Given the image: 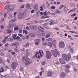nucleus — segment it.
I'll return each instance as SVG.
<instances>
[{
	"mask_svg": "<svg viewBox=\"0 0 78 78\" xmlns=\"http://www.w3.org/2000/svg\"><path fill=\"white\" fill-rule=\"evenodd\" d=\"M19 27H18L17 26L16 27L14 28V30H15V31H17V30H19Z\"/></svg>",
	"mask_w": 78,
	"mask_h": 78,
	"instance_id": "nucleus-28",
	"label": "nucleus"
},
{
	"mask_svg": "<svg viewBox=\"0 0 78 78\" xmlns=\"http://www.w3.org/2000/svg\"><path fill=\"white\" fill-rule=\"evenodd\" d=\"M9 37L8 36L6 37H5L4 39L6 40V39H8V38Z\"/></svg>",
	"mask_w": 78,
	"mask_h": 78,
	"instance_id": "nucleus-60",
	"label": "nucleus"
},
{
	"mask_svg": "<svg viewBox=\"0 0 78 78\" xmlns=\"http://www.w3.org/2000/svg\"><path fill=\"white\" fill-rule=\"evenodd\" d=\"M11 66L12 69L15 70V69H16L17 68V63L15 62H13Z\"/></svg>",
	"mask_w": 78,
	"mask_h": 78,
	"instance_id": "nucleus-6",
	"label": "nucleus"
},
{
	"mask_svg": "<svg viewBox=\"0 0 78 78\" xmlns=\"http://www.w3.org/2000/svg\"><path fill=\"white\" fill-rule=\"evenodd\" d=\"M47 45V42H44L43 44V45Z\"/></svg>",
	"mask_w": 78,
	"mask_h": 78,
	"instance_id": "nucleus-54",
	"label": "nucleus"
},
{
	"mask_svg": "<svg viewBox=\"0 0 78 78\" xmlns=\"http://www.w3.org/2000/svg\"><path fill=\"white\" fill-rule=\"evenodd\" d=\"M40 10L41 11H43V7L42 6H41L40 7Z\"/></svg>",
	"mask_w": 78,
	"mask_h": 78,
	"instance_id": "nucleus-48",
	"label": "nucleus"
},
{
	"mask_svg": "<svg viewBox=\"0 0 78 78\" xmlns=\"http://www.w3.org/2000/svg\"><path fill=\"white\" fill-rule=\"evenodd\" d=\"M43 27L44 28H46V29H48V27L46 26H43Z\"/></svg>",
	"mask_w": 78,
	"mask_h": 78,
	"instance_id": "nucleus-61",
	"label": "nucleus"
},
{
	"mask_svg": "<svg viewBox=\"0 0 78 78\" xmlns=\"http://www.w3.org/2000/svg\"><path fill=\"white\" fill-rule=\"evenodd\" d=\"M20 72H22L23 71V68L22 66L20 67Z\"/></svg>",
	"mask_w": 78,
	"mask_h": 78,
	"instance_id": "nucleus-39",
	"label": "nucleus"
},
{
	"mask_svg": "<svg viewBox=\"0 0 78 78\" xmlns=\"http://www.w3.org/2000/svg\"><path fill=\"white\" fill-rule=\"evenodd\" d=\"M53 74V73L50 70L49 71L47 74V75L48 76H52V75Z\"/></svg>",
	"mask_w": 78,
	"mask_h": 78,
	"instance_id": "nucleus-13",
	"label": "nucleus"
},
{
	"mask_svg": "<svg viewBox=\"0 0 78 78\" xmlns=\"http://www.w3.org/2000/svg\"><path fill=\"white\" fill-rule=\"evenodd\" d=\"M37 27L36 26L34 25V29H33L34 30H37Z\"/></svg>",
	"mask_w": 78,
	"mask_h": 78,
	"instance_id": "nucleus-35",
	"label": "nucleus"
},
{
	"mask_svg": "<svg viewBox=\"0 0 78 78\" xmlns=\"http://www.w3.org/2000/svg\"><path fill=\"white\" fill-rule=\"evenodd\" d=\"M30 36H31V37H34L35 36V35L31 33H30Z\"/></svg>",
	"mask_w": 78,
	"mask_h": 78,
	"instance_id": "nucleus-31",
	"label": "nucleus"
},
{
	"mask_svg": "<svg viewBox=\"0 0 78 78\" xmlns=\"http://www.w3.org/2000/svg\"><path fill=\"white\" fill-rule=\"evenodd\" d=\"M31 63H32V61L30 59H27L25 63V66H28L29 64H30Z\"/></svg>",
	"mask_w": 78,
	"mask_h": 78,
	"instance_id": "nucleus-8",
	"label": "nucleus"
},
{
	"mask_svg": "<svg viewBox=\"0 0 78 78\" xmlns=\"http://www.w3.org/2000/svg\"><path fill=\"white\" fill-rule=\"evenodd\" d=\"M48 45L49 47H52V43L51 42H48Z\"/></svg>",
	"mask_w": 78,
	"mask_h": 78,
	"instance_id": "nucleus-21",
	"label": "nucleus"
},
{
	"mask_svg": "<svg viewBox=\"0 0 78 78\" xmlns=\"http://www.w3.org/2000/svg\"><path fill=\"white\" fill-rule=\"evenodd\" d=\"M4 72V69L3 67L1 68V69L0 70V73H2V72Z\"/></svg>",
	"mask_w": 78,
	"mask_h": 78,
	"instance_id": "nucleus-32",
	"label": "nucleus"
},
{
	"mask_svg": "<svg viewBox=\"0 0 78 78\" xmlns=\"http://www.w3.org/2000/svg\"><path fill=\"white\" fill-rule=\"evenodd\" d=\"M23 15H24V14H22V12H20L18 16L19 19H22L23 17Z\"/></svg>",
	"mask_w": 78,
	"mask_h": 78,
	"instance_id": "nucleus-10",
	"label": "nucleus"
},
{
	"mask_svg": "<svg viewBox=\"0 0 78 78\" xmlns=\"http://www.w3.org/2000/svg\"><path fill=\"white\" fill-rule=\"evenodd\" d=\"M7 62L8 64H9L10 63V60L9 59H7Z\"/></svg>",
	"mask_w": 78,
	"mask_h": 78,
	"instance_id": "nucleus-45",
	"label": "nucleus"
},
{
	"mask_svg": "<svg viewBox=\"0 0 78 78\" xmlns=\"http://www.w3.org/2000/svg\"><path fill=\"white\" fill-rule=\"evenodd\" d=\"M46 57L48 59H50L51 56H52V54L50 51H47L46 52Z\"/></svg>",
	"mask_w": 78,
	"mask_h": 78,
	"instance_id": "nucleus-4",
	"label": "nucleus"
},
{
	"mask_svg": "<svg viewBox=\"0 0 78 78\" xmlns=\"http://www.w3.org/2000/svg\"><path fill=\"white\" fill-rule=\"evenodd\" d=\"M4 43H6V40L4 39L3 41Z\"/></svg>",
	"mask_w": 78,
	"mask_h": 78,
	"instance_id": "nucleus-58",
	"label": "nucleus"
},
{
	"mask_svg": "<svg viewBox=\"0 0 78 78\" xmlns=\"http://www.w3.org/2000/svg\"><path fill=\"white\" fill-rule=\"evenodd\" d=\"M12 50V49H10L9 50H8V52H11Z\"/></svg>",
	"mask_w": 78,
	"mask_h": 78,
	"instance_id": "nucleus-63",
	"label": "nucleus"
},
{
	"mask_svg": "<svg viewBox=\"0 0 78 78\" xmlns=\"http://www.w3.org/2000/svg\"><path fill=\"white\" fill-rule=\"evenodd\" d=\"M78 19V17L77 16H76L75 17V18L73 19L74 20H76Z\"/></svg>",
	"mask_w": 78,
	"mask_h": 78,
	"instance_id": "nucleus-50",
	"label": "nucleus"
},
{
	"mask_svg": "<svg viewBox=\"0 0 78 78\" xmlns=\"http://www.w3.org/2000/svg\"><path fill=\"white\" fill-rule=\"evenodd\" d=\"M7 14H6V13H5L4 14V17L5 18H6Z\"/></svg>",
	"mask_w": 78,
	"mask_h": 78,
	"instance_id": "nucleus-46",
	"label": "nucleus"
},
{
	"mask_svg": "<svg viewBox=\"0 0 78 78\" xmlns=\"http://www.w3.org/2000/svg\"><path fill=\"white\" fill-rule=\"evenodd\" d=\"M8 8V6L7 5L5 6L4 9H6Z\"/></svg>",
	"mask_w": 78,
	"mask_h": 78,
	"instance_id": "nucleus-55",
	"label": "nucleus"
},
{
	"mask_svg": "<svg viewBox=\"0 0 78 78\" xmlns=\"http://www.w3.org/2000/svg\"><path fill=\"white\" fill-rule=\"evenodd\" d=\"M56 8V7L54 6H52L51 7V9H55Z\"/></svg>",
	"mask_w": 78,
	"mask_h": 78,
	"instance_id": "nucleus-36",
	"label": "nucleus"
},
{
	"mask_svg": "<svg viewBox=\"0 0 78 78\" xmlns=\"http://www.w3.org/2000/svg\"><path fill=\"white\" fill-rule=\"evenodd\" d=\"M29 27L30 29H32V30H33L34 28V26H30Z\"/></svg>",
	"mask_w": 78,
	"mask_h": 78,
	"instance_id": "nucleus-37",
	"label": "nucleus"
},
{
	"mask_svg": "<svg viewBox=\"0 0 78 78\" xmlns=\"http://www.w3.org/2000/svg\"><path fill=\"white\" fill-rule=\"evenodd\" d=\"M42 42H43L45 41V38L44 37H43L42 38Z\"/></svg>",
	"mask_w": 78,
	"mask_h": 78,
	"instance_id": "nucleus-51",
	"label": "nucleus"
},
{
	"mask_svg": "<svg viewBox=\"0 0 78 78\" xmlns=\"http://www.w3.org/2000/svg\"><path fill=\"white\" fill-rule=\"evenodd\" d=\"M16 24L12 23L8 25V27L9 28V29H11V28H12L13 27H15V26H16Z\"/></svg>",
	"mask_w": 78,
	"mask_h": 78,
	"instance_id": "nucleus-11",
	"label": "nucleus"
},
{
	"mask_svg": "<svg viewBox=\"0 0 78 78\" xmlns=\"http://www.w3.org/2000/svg\"><path fill=\"white\" fill-rule=\"evenodd\" d=\"M0 27L1 29H4V27H3V26H1Z\"/></svg>",
	"mask_w": 78,
	"mask_h": 78,
	"instance_id": "nucleus-57",
	"label": "nucleus"
},
{
	"mask_svg": "<svg viewBox=\"0 0 78 78\" xmlns=\"http://www.w3.org/2000/svg\"><path fill=\"white\" fill-rule=\"evenodd\" d=\"M11 53L12 55H16V53L15 52H12Z\"/></svg>",
	"mask_w": 78,
	"mask_h": 78,
	"instance_id": "nucleus-53",
	"label": "nucleus"
},
{
	"mask_svg": "<svg viewBox=\"0 0 78 78\" xmlns=\"http://www.w3.org/2000/svg\"><path fill=\"white\" fill-rule=\"evenodd\" d=\"M73 9H72V10H70L69 12L68 13H70V12H73Z\"/></svg>",
	"mask_w": 78,
	"mask_h": 78,
	"instance_id": "nucleus-42",
	"label": "nucleus"
},
{
	"mask_svg": "<svg viewBox=\"0 0 78 78\" xmlns=\"http://www.w3.org/2000/svg\"><path fill=\"white\" fill-rule=\"evenodd\" d=\"M50 24H51V25H53L54 24V21L53 20H51L50 21Z\"/></svg>",
	"mask_w": 78,
	"mask_h": 78,
	"instance_id": "nucleus-30",
	"label": "nucleus"
},
{
	"mask_svg": "<svg viewBox=\"0 0 78 78\" xmlns=\"http://www.w3.org/2000/svg\"><path fill=\"white\" fill-rule=\"evenodd\" d=\"M16 14H17V12H15L14 14V16H16Z\"/></svg>",
	"mask_w": 78,
	"mask_h": 78,
	"instance_id": "nucleus-64",
	"label": "nucleus"
},
{
	"mask_svg": "<svg viewBox=\"0 0 78 78\" xmlns=\"http://www.w3.org/2000/svg\"><path fill=\"white\" fill-rule=\"evenodd\" d=\"M76 16V13H74L73 14L71 15V16H73V17H75V16Z\"/></svg>",
	"mask_w": 78,
	"mask_h": 78,
	"instance_id": "nucleus-43",
	"label": "nucleus"
},
{
	"mask_svg": "<svg viewBox=\"0 0 78 78\" xmlns=\"http://www.w3.org/2000/svg\"><path fill=\"white\" fill-rule=\"evenodd\" d=\"M26 57H25V56H24L23 57V58H22V60H23V61H24L25 60H26Z\"/></svg>",
	"mask_w": 78,
	"mask_h": 78,
	"instance_id": "nucleus-38",
	"label": "nucleus"
},
{
	"mask_svg": "<svg viewBox=\"0 0 78 78\" xmlns=\"http://www.w3.org/2000/svg\"><path fill=\"white\" fill-rule=\"evenodd\" d=\"M50 16H42L41 17V19H46L47 18H49Z\"/></svg>",
	"mask_w": 78,
	"mask_h": 78,
	"instance_id": "nucleus-27",
	"label": "nucleus"
},
{
	"mask_svg": "<svg viewBox=\"0 0 78 78\" xmlns=\"http://www.w3.org/2000/svg\"><path fill=\"white\" fill-rule=\"evenodd\" d=\"M39 53H39V52H35V55L33 56V58L34 59L36 56L37 59H40L41 58H42L44 54L43 51L42 50L39 51Z\"/></svg>",
	"mask_w": 78,
	"mask_h": 78,
	"instance_id": "nucleus-1",
	"label": "nucleus"
},
{
	"mask_svg": "<svg viewBox=\"0 0 78 78\" xmlns=\"http://www.w3.org/2000/svg\"><path fill=\"white\" fill-rule=\"evenodd\" d=\"M59 61L61 63V64H66V62L64 59L62 58H61L59 59Z\"/></svg>",
	"mask_w": 78,
	"mask_h": 78,
	"instance_id": "nucleus-9",
	"label": "nucleus"
},
{
	"mask_svg": "<svg viewBox=\"0 0 78 78\" xmlns=\"http://www.w3.org/2000/svg\"><path fill=\"white\" fill-rule=\"evenodd\" d=\"M59 46L60 48H64L65 46L64 42L63 41H61L59 44Z\"/></svg>",
	"mask_w": 78,
	"mask_h": 78,
	"instance_id": "nucleus-7",
	"label": "nucleus"
},
{
	"mask_svg": "<svg viewBox=\"0 0 78 78\" xmlns=\"http://www.w3.org/2000/svg\"><path fill=\"white\" fill-rule=\"evenodd\" d=\"M34 9L35 10V11H37L38 10V8L37 6L35 7L34 8Z\"/></svg>",
	"mask_w": 78,
	"mask_h": 78,
	"instance_id": "nucleus-44",
	"label": "nucleus"
},
{
	"mask_svg": "<svg viewBox=\"0 0 78 78\" xmlns=\"http://www.w3.org/2000/svg\"><path fill=\"white\" fill-rule=\"evenodd\" d=\"M70 50L71 52H73V48H71L70 49Z\"/></svg>",
	"mask_w": 78,
	"mask_h": 78,
	"instance_id": "nucleus-56",
	"label": "nucleus"
},
{
	"mask_svg": "<svg viewBox=\"0 0 78 78\" xmlns=\"http://www.w3.org/2000/svg\"><path fill=\"white\" fill-rule=\"evenodd\" d=\"M45 36V34L44 33L43 34H38V36L39 37L41 36Z\"/></svg>",
	"mask_w": 78,
	"mask_h": 78,
	"instance_id": "nucleus-26",
	"label": "nucleus"
},
{
	"mask_svg": "<svg viewBox=\"0 0 78 78\" xmlns=\"http://www.w3.org/2000/svg\"><path fill=\"white\" fill-rule=\"evenodd\" d=\"M12 18H13V16H12V14H11L9 16V19H11Z\"/></svg>",
	"mask_w": 78,
	"mask_h": 78,
	"instance_id": "nucleus-25",
	"label": "nucleus"
},
{
	"mask_svg": "<svg viewBox=\"0 0 78 78\" xmlns=\"http://www.w3.org/2000/svg\"><path fill=\"white\" fill-rule=\"evenodd\" d=\"M47 34H47L46 35L45 37L46 38V39H47V38H48L49 37H50V35L52 34V32H48L47 33Z\"/></svg>",
	"mask_w": 78,
	"mask_h": 78,
	"instance_id": "nucleus-14",
	"label": "nucleus"
},
{
	"mask_svg": "<svg viewBox=\"0 0 78 78\" xmlns=\"http://www.w3.org/2000/svg\"><path fill=\"white\" fill-rule=\"evenodd\" d=\"M41 41L40 39H36L35 40V43L36 45H39V42Z\"/></svg>",
	"mask_w": 78,
	"mask_h": 78,
	"instance_id": "nucleus-15",
	"label": "nucleus"
},
{
	"mask_svg": "<svg viewBox=\"0 0 78 78\" xmlns=\"http://www.w3.org/2000/svg\"><path fill=\"white\" fill-rule=\"evenodd\" d=\"M46 7L47 8H50V4L48 2L46 3Z\"/></svg>",
	"mask_w": 78,
	"mask_h": 78,
	"instance_id": "nucleus-23",
	"label": "nucleus"
},
{
	"mask_svg": "<svg viewBox=\"0 0 78 78\" xmlns=\"http://www.w3.org/2000/svg\"><path fill=\"white\" fill-rule=\"evenodd\" d=\"M39 12H36V16H39Z\"/></svg>",
	"mask_w": 78,
	"mask_h": 78,
	"instance_id": "nucleus-62",
	"label": "nucleus"
},
{
	"mask_svg": "<svg viewBox=\"0 0 78 78\" xmlns=\"http://www.w3.org/2000/svg\"><path fill=\"white\" fill-rule=\"evenodd\" d=\"M17 35L16 34H14L13 35V37L14 39H16V36Z\"/></svg>",
	"mask_w": 78,
	"mask_h": 78,
	"instance_id": "nucleus-40",
	"label": "nucleus"
},
{
	"mask_svg": "<svg viewBox=\"0 0 78 78\" xmlns=\"http://www.w3.org/2000/svg\"><path fill=\"white\" fill-rule=\"evenodd\" d=\"M51 52L55 57H56L57 56L59 55H60L59 53L58 52V51L57 49H56L55 50H51Z\"/></svg>",
	"mask_w": 78,
	"mask_h": 78,
	"instance_id": "nucleus-3",
	"label": "nucleus"
},
{
	"mask_svg": "<svg viewBox=\"0 0 78 78\" xmlns=\"http://www.w3.org/2000/svg\"><path fill=\"white\" fill-rule=\"evenodd\" d=\"M13 22H16V20H14V19L11 20L9 21V23H12Z\"/></svg>",
	"mask_w": 78,
	"mask_h": 78,
	"instance_id": "nucleus-29",
	"label": "nucleus"
},
{
	"mask_svg": "<svg viewBox=\"0 0 78 78\" xmlns=\"http://www.w3.org/2000/svg\"><path fill=\"white\" fill-rule=\"evenodd\" d=\"M20 37L19 36H18L16 38V39H20Z\"/></svg>",
	"mask_w": 78,
	"mask_h": 78,
	"instance_id": "nucleus-59",
	"label": "nucleus"
},
{
	"mask_svg": "<svg viewBox=\"0 0 78 78\" xmlns=\"http://www.w3.org/2000/svg\"><path fill=\"white\" fill-rule=\"evenodd\" d=\"M46 41H53V39H52L51 38H49L47 39Z\"/></svg>",
	"mask_w": 78,
	"mask_h": 78,
	"instance_id": "nucleus-24",
	"label": "nucleus"
},
{
	"mask_svg": "<svg viewBox=\"0 0 78 78\" xmlns=\"http://www.w3.org/2000/svg\"><path fill=\"white\" fill-rule=\"evenodd\" d=\"M50 14V12H49V11L48 12H47H47H44V13H43V15L44 16H47V15H49Z\"/></svg>",
	"mask_w": 78,
	"mask_h": 78,
	"instance_id": "nucleus-17",
	"label": "nucleus"
},
{
	"mask_svg": "<svg viewBox=\"0 0 78 78\" xmlns=\"http://www.w3.org/2000/svg\"><path fill=\"white\" fill-rule=\"evenodd\" d=\"M19 32L20 33H22V29H20L19 30Z\"/></svg>",
	"mask_w": 78,
	"mask_h": 78,
	"instance_id": "nucleus-49",
	"label": "nucleus"
},
{
	"mask_svg": "<svg viewBox=\"0 0 78 78\" xmlns=\"http://www.w3.org/2000/svg\"><path fill=\"white\" fill-rule=\"evenodd\" d=\"M62 57L66 61H69V60H70V58H71V55L70 54L67 55L63 54L62 55Z\"/></svg>",
	"mask_w": 78,
	"mask_h": 78,
	"instance_id": "nucleus-2",
	"label": "nucleus"
},
{
	"mask_svg": "<svg viewBox=\"0 0 78 78\" xmlns=\"http://www.w3.org/2000/svg\"><path fill=\"white\" fill-rule=\"evenodd\" d=\"M14 45H16V46H18L19 45V44L17 43H13Z\"/></svg>",
	"mask_w": 78,
	"mask_h": 78,
	"instance_id": "nucleus-33",
	"label": "nucleus"
},
{
	"mask_svg": "<svg viewBox=\"0 0 78 78\" xmlns=\"http://www.w3.org/2000/svg\"><path fill=\"white\" fill-rule=\"evenodd\" d=\"M26 7H27L28 9H29L30 8V5L27 4L26 5Z\"/></svg>",
	"mask_w": 78,
	"mask_h": 78,
	"instance_id": "nucleus-34",
	"label": "nucleus"
},
{
	"mask_svg": "<svg viewBox=\"0 0 78 78\" xmlns=\"http://www.w3.org/2000/svg\"><path fill=\"white\" fill-rule=\"evenodd\" d=\"M56 13L57 14H59L60 13V12L59 10H57L56 12Z\"/></svg>",
	"mask_w": 78,
	"mask_h": 78,
	"instance_id": "nucleus-52",
	"label": "nucleus"
},
{
	"mask_svg": "<svg viewBox=\"0 0 78 78\" xmlns=\"http://www.w3.org/2000/svg\"><path fill=\"white\" fill-rule=\"evenodd\" d=\"M52 44L54 45V47H56V40H54L52 41Z\"/></svg>",
	"mask_w": 78,
	"mask_h": 78,
	"instance_id": "nucleus-18",
	"label": "nucleus"
},
{
	"mask_svg": "<svg viewBox=\"0 0 78 78\" xmlns=\"http://www.w3.org/2000/svg\"><path fill=\"white\" fill-rule=\"evenodd\" d=\"M70 64H68V65L64 66V67L66 69V73L70 72V71L69 70L70 69Z\"/></svg>",
	"mask_w": 78,
	"mask_h": 78,
	"instance_id": "nucleus-5",
	"label": "nucleus"
},
{
	"mask_svg": "<svg viewBox=\"0 0 78 78\" xmlns=\"http://www.w3.org/2000/svg\"><path fill=\"white\" fill-rule=\"evenodd\" d=\"M12 31H13V30L12 29V30H11L9 29H8L7 30V33L9 34V33H11L12 32Z\"/></svg>",
	"mask_w": 78,
	"mask_h": 78,
	"instance_id": "nucleus-22",
	"label": "nucleus"
},
{
	"mask_svg": "<svg viewBox=\"0 0 78 78\" xmlns=\"http://www.w3.org/2000/svg\"><path fill=\"white\" fill-rule=\"evenodd\" d=\"M69 32H71V33H76V32L75 31H69Z\"/></svg>",
	"mask_w": 78,
	"mask_h": 78,
	"instance_id": "nucleus-47",
	"label": "nucleus"
},
{
	"mask_svg": "<svg viewBox=\"0 0 78 78\" xmlns=\"http://www.w3.org/2000/svg\"><path fill=\"white\" fill-rule=\"evenodd\" d=\"M16 48L14 49L16 53H17L19 51V49L17 47V46H16Z\"/></svg>",
	"mask_w": 78,
	"mask_h": 78,
	"instance_id": "nucleus-20",
	"label": "nucleus"
},
{
	"mask_svg": "<svg viewBox=\"0 0 78 78\" xmlns=\"http://www.w3.org/2000/svg\"><path fill=\"white\" fill-rule=\"evenodd\" d=\"M42 65L43 66H44L45 64V62H42L41 63Z\"/></svg>",
	"mask_w": 78,
	"mask_h": 78,
	"instance_id": "nucleus-41",
	"label": "nucleus"
},
{
	"mask_svg": "<svg viewBox=\"0 0 78 78\" xmlns=\"http://www.w3.org/2000/svg\"><path fill=\"white\" fill-rule=\"evenodd\" d=\"M60 76V77L62 78H65L66 76V73L64 72H62L61 73Z\"/></svg>",
	"mask_w": 78,
	"mask_h": 78,
	"instance_id": "nucleus-12",
	"label": "nucleus"
},
{
	"mask_svg": "<svg viewBox=\"0 0 78 78\" xmlns=\"http://www.w3.org/2000/svg\"><path fill=\"white\" fill-rule=\"evenodd\" d=\"M0 64H5V62H3V60L2 58H0Z\"/></svg>",
	"mask_w": 78,
	"mask_h": 78,
	"instance_id": "nucleus-19",
	"label": "nucleus"
},
{
	"mask_svg": "<svg viewBox=\"0 0 78 78\" xmlns=\"http://www.w3.org/2000/svg\"><path fill=\"white\" fill-rule=\"evenodd\" d=\"M64 8V11H65L67 9L66 7H65V6L64 5H61V6L59 7V9H62V8Z\"/></svg>",
	"mask_w": 78,
	"mask_h": 78,
	"instance_id": "nucleus-16",
	"label": "nucleus"
}]
</instances>
